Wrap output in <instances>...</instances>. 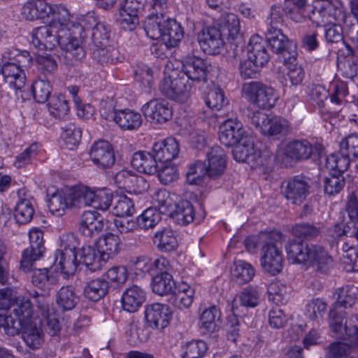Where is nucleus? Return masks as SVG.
Listing matches in <instances>:
<instances>
[{
    "mask_svg": "<svg viewBox=\"0 0 358 358\" xmlns=\"http://www.w3.org/2000/svg\"><path fill=\"white\" fill-rule=\"evenodd\" d=\"M114 181L119 188L136 193L146 192L149 187L148 182L143 176L128 170H122L117 173L114 176Z\"/></svg>",
    "mask_w": 358,
    "mask_h": 358,
    "instance_id": "20",
    "label": "nucleus"
},
{
    "mask_svg": "<svg viewBox=\"0 0 358 358\" xmlns=\"http://www.w3.org/2000/svg\"><path fill=\"white\" fill-rule=\"evenodd\" d=\"M145 292L140 287L133 285L122 294V303L124 310L129 313L136 312L144 303Z\"/></svg>",
    "mask_w": 358,
    "mask_h": 358,
    "instance_id": "28",
    "label": "nucleus"
},
{
    "mask_svg": "<svg viewBox=\"0 0 358 358\" xmlns=\"http://www.w3.org/2000/svg\"><path fill=\"white\" fill-rule=\"evenodd\" d=\"M194 296V289L186 283H182L172 294L171 301L178 309L188 308L192 305Z\"/></svg>",
    "mask_w": 358,
    "mask_h": 358,
    "instance_id": "40",
    "label": "nucleus"
},
{
    "mask_svg": "<svg viewBox=\"0 0 358 358\" xmlns=\"http://www.w3.org/2000/svg\"><path fill=\"white\" fill-rule=\"evenodd\" d=\"M209 67L207 62L201 57H187L182 62V75L192 82H206Z\"/></svg>",
    "mask_w": 358,
    "mask_h": 358,
    "instance_id": "18",
    "label": "nucleus"
},
{
    "mask_svg": "<svg viewBox=\"0 0 358 358\" xmlns=\"http://www.w3.org/2000/svg\"><path fill=\"white\" fill-rule=\"evenodd\" d=\"M103 219L95 210L84 211L79 222V231L87 238L96 236L103 230Z\"/></svg>",
    "mask_w": 358,
    "mask_h": 358,
    "instance_id": "22",
    "label": "nucleus"
},
{
    "mask_svg": "<svg viewBox=\"0 0 358 358\" xmlns=\"http://www.w3.org/2000/svg\"><path fill=\"white\" fill-rule=\"evenodd\" d=\"M138 227L145 230L154 228L161 220L159 212L156 208H149L136 217Z\"/></svg>",
    "mask_w": 358,
    "mask_h": 358,
    "instance_id": "64",
    "label": "nucleus"
},
{
    "mask_svg": "<svg viewBox=\"0 0 358 358\" xmlns=\"http://www.w3.org/2000/svg\"><path fill=\"white\" fill-rule=\"evenodd\" d=\"M151 287L156 294L165 296L173 293L176 284L169 272L158 273L152 277Z\"/></svg>",
    "mask_w": 358,
    "mask_h": 358,
    "instance_id": "38",
    "label": "nucleus"
},
{
    "mask_svg": "<svg viewBox=\"0 0 358 358\" xmlns=\"http://www.w3.org/2000/svg\"><path fill=\"white\" fill-rule=\"evenodd\" d=\"M66 195L69 208L90 206L91 189L87 186L71 187L66 191Z\"/></svg>",
    "mask_w": 358,
    "mask_h": 358,
    "instance_id": "32",
    "label": "nucleus"
},
{
    "mask_svg": "<svg viewBox=\"0 0 358 358\" xmlns=\"http://www.w3.org/2000/svg\"><path fill=\"white\" fill-rule=\"evenodd\" d=\"M172 311L169 306L161 303L147 305L145 318L149 327L158 329L166 328L170 323Z\"/></svg>",
    "mask_w": 358,
    "mask_h": 358,
    "instance_id": "16",
    "label": "nucleus"
},
{
    "mask_svg": "<svg viewBox=\"0 0 358 358\" xmlns=\"http://www.w3.org/2000/svg\"><path fill=\"white\" fill-rule=\"evenodd\" d=\"M90 156L93 163L99 168H111L115 162L114 151L106 141L95 142L91 147Z\"/></svg>",
    "mask_w": 358,
    "mask_h": 358,
    "instance_id": "19",
    "label": "nucleus"
},
{
    "mask_svg": "<svg viewBox=\"0 0 358 358\" xmlns=\"http://www.w3.org/2000/svg\"><path fill=\"white\" fill-rule=\"evenodd\" d=\"M217 25L223 36H227L228 39L235 40L240 35V20L234 13L221 15L217 20Z\"/></svg>",
    "mask_w": 358,
    "mask_h": 358,
    "instance_id": "34",
    "label": "nucleus"
},
{
    "mask_svg": "<svg viewBox=\"0 0 358 358\" xmlns=\"http://www.w3.org/2000/svg\"><path fill=\"white\" fill-rule=\"evenodd\" d=\"M29 246L22 253L20 268L24 272L31 269L33 264L40 259L45 251L43 232L38 228H32L29 232Z\"/></svg>",
    "mask_w": 358,
    "mask_h": 358,
    "instance_id": "9",
    "label": "nucleus"
},
{
    "mask_svg": "<svg viewBox=\"0 0 358 358\" xmlns=\"http://www.w3.org/2000/svg\"><path fill=\"white\" fill-rule=\"evenodd\" d=\"M208 165H206L207 176L215 179L224 171L227 164L226 155L224 150L218 145L210 148L206 153Z\"/></svg>",
    "mask_w": 358,
    "mask_h": 358,
    "instance_id": "24",
    "label": "nucleus"
},
{
    "mask_svg": "<svg viewBox=\"0 0 358 358\" xmlns=\"http://www.w3.org/2000/svg\"><path fill=\"white\" fill-rule=\"evenodd\" d=\"M308 179L301 175L289 177L281 184L283 196L294 205H301L310 193Z\"/></svg>",
    "mask_w": 358,
    "mask_h": 358,
    "instance_id": "8",
    "label": "nucleus"
},
{
    "mask_svg": "<svg viewBox=\"0 0 358 358\" xmlns=\"http://www.w3.org/2000/svg\"><path fill=\"white\" fill-rule=\"evenodd\" d=\"M261 292L258 287L248 286L236 294L231 301L228 302L231 311L239 314L241 308H255L260 303Z\"/></svg>",
    "mask_w": 358,
    "mask_h": 358,
    "instance_id": "17",
    "label": "nucleus"
},
{
    "mask_svg": "<svg viewBox=\"0 0 358 358\" xmlns=\"http://www.w3.org/2000/svg\"><path fill=\"white\" fill-rule=\"evenodd\" d=\"M164 16L155 15L150 12L145 18L143 28L147 36L153 40H161L162 36V26Z\"/></svg>",
    "mask_w": 358,
    "mask_h": 358,
    "instance_id": "51",
    "label": "nucleus"
},
{
    "mask_svg": "<svg viewBox=\"0 0 358 358\" xmlns=\"http://www.w3.org/2000/svg\"><path fill=\"white\" fill-rule=\"evenodd\" d=\"M100 22L97 21L94 13H87L78 18V22H75V27L71 30V36L78 34L82 38L87 36V33H91L94 29Z\"/></svg>",
    "mask_w": 358,
    "mask_h": 358,
    "instance_id": "49",
    "label": "nucleus"
},
{
    "mask_svg": "<svg viewBox=\"0 0 358 358\" xmlns=\"http://www.w3.org/2000/svg\"><path fill=\"white\" fill-rule=\"evenodd\" d=\"M153 243L161 252H171L178 246L175 232L171 229L157 231L153 238Z\"/></svg>",
    "mask_w": 358,
    "mask_h": 358,
    "instance_id": "37",
    "label": "nucleus"
},
{
    "mask_svg": "<svg viewBox=\"0 0 358 358\" xmlns=\"http://www.w3.org/2000/svg\"><path fill=\"white\" fill-rule=\"evenodd\" d=\"M224 36L220 28L215 26L203 27L197 36L200 48L206 55H216L224 46Z\"/></svg>",
    "mask_w": 358,
    "mask_h": 358,
    "instance_id": "11",
    "label": "nucleus"
},
{
    "mask_svg": "<svg viewBox=\"0 0 358 358\" xmlns=\"http://www.w3.org/2000/svg\"><path fill=\"white\" fill-rule=\"evenodd\" d=\"M34 213L31 199H20L15 208V220L19 224H26L31 221Z\"/></svg>",
    "mask_w": 358,
    "mask_h": 358,
    "instance_id": "46",
    "label": "nucleus"
},
{
    "mask_svg": "<svg viewBox=\"0 0 358 358\" xmlns=\"http://www.w3.org/2000/svg\"><path fill=\"white\" fill-rule=\"evenodd\" d=\"M79 263H80V260L77 259V253L70 251L65 253L56 251L55 253L54 264L58 266L61 271L65 275H73Z\"/></svg>",
    "mask_w": 358,
    "mask_h": 358,
    "instance_id": "36",
    "label": "nucleus"
},
{
    "mask_svg": "<svg viewBox=\"0 0 358 358\" xmlns=\"http://www.w3.org/2000/svg\"><path fill=\"white\" fill-rule=\"evenodd\" d=\"M280 36V40L273 41L268 44L272 51L278 55L283 59V62H295L297 57L296 44L285 34Z\"/></svg>",
    "mask_w": 358,
    "mask_h": 358,
    "instance_id": "29",
    "label": "nucleus"
},
{
    "mask_svg": "<svg viewBox=\"0 0 358 358\" xmlns=\"http://www.w3.org/2000/svg\"><path fill=\"white\" fill-rule=\"evenodd\" d=\"M247 48L248 59L259 65L260 67L264 66L268 62L269 54L262 38L259 35L251 36Z\"/></svg>",
    "mask_w": 358,
    "mask_h": 358,
    "instance_id": "30",
    "label": "nucleus"
},
{
    "mask_svg": "<svg viewBox=\"0 0 358 358\" xmlns=\"http://www.w3.org/2000/svg\"><path fill=\"white\" fill-rule=\"evenodd\" d=\"M64 29H59L54 24L48 23L33 29L31 43L40 50H52L57 45L64 51V60L69 66H73L82 61L86 55L80 41L76 37L63 35Z\"/></svg>",
    "mask_w": 358,
    "mask_h": 358,
    "instance_id": "1",
    "label": "nucleus"
},
{
    "mask_svg": "<svg viewBox=\"0 0 358 358\" xmlns=\"http://www.w3.org/2000/svg\"><path fill=\"white\" fill-rule=\"evenodd\" d=\"M31 282L34 286L48 293L57 283V278L48 268L36 269L31 275Z\"/></svg>",
    "mask_w": 358,
    "mask_h": 358,
    "instance_id": "47",
    "label": "nucleus"
},
{
    "mask_svg": "<svg viewBox=\"0 0 358 358\" xmlns=\"http://www.w3.org/2000/svg\"><path fill=\"white\" fill-rule=\"evenodd\" d=\"M172 216L180 224H188L196 216L194 208L190 201L182 200L176 205Z\"/></svg>",
    "mask_w": 358,
    "mask_h": 358,
    "instance_id": "48",
    "label": "nucleus"
},
{
    "mask_svg": "<svg viewBox=\"0 0 358 358\" xmlns=\"http://www.w3.org/2000/svg\"><path fill=\"white\" fill-rule=\"evenodd\" d=\"M141 115L130 109L117 110L115 122L123 130L132 131L138 129L142 124Z\"/></svg>",
    "mask_w": 358,
    "mask_h": 358,
    "instance_id": "35",
    "label": "nucleus"
},
{
    "mask_svg": "<svg viewBox=\"0 0 358 358\" xmlns=\"http://www.w3.org/2000/svg\"><path fill=\"white\" fill-rule=\"evenodd\" d=\"M120 239L117 235L107 233L103 237V244L101 246L102 259L107 261L114 258L120 251Z\"/></svg>",
    "mask_w": 358,
    "mask_h": 358,
    "instance_id": "54",
    "label": "nucleus"
},
{
    "mask_svg": "<svg viewBox=\"0 0 358 358\" xmlns=\"http://www.w3.org/2000/svg\"><path fill=\"white\" fill-rule=\"evenodd\" d=\"M251 124L263 135L280 138L292 132L291 123L281 116L270 117L264 112L254 111L250 117Z\"/></svg>",
    "mask_w": 358,
    "mask_h": 358,
    "instance_id": "5",
    "label": "nucleus"
},
{
    "mask_svg": "<svg viewBox=\"0 0 358 358\" xmlns=\"http://www.w3.org/2000/svg\"><path fill=\"white\" fill-rule=\"evenodd\" d=\"M22 337L27 346L31 350L39 349L44 342L45 334L42 328L29 322L23 327Z\"/></svg>",
    "mask_w": 358,
    "mask_h": 358,
    "instance_id": "33",
    "label": "nucleus"
},
{
    "mask_svg": "<svg viewBox=\"0 0 358 358\" xmlns=\"http://www.w3.org/2000/svg\"><path fill=\"white\" fill-rule=\"evenodd\" d=\"M0 74L2 75L5 82L16 91L21 90L25 85L24 70L4 58L0 63Z\"/></svg>",
    "mask_w": 358,
    "mask_h": 358,
    "instance_id": "21",
    "label": "nucleus"
},
{
    "mask_svg": "<svg viewBox=\"0 0 358 358\" xmlns=\"http://www.w3.org/2000/svg\"><path fill=\"white\" fill-rule=\"evenodd\" d=\"M112 212L117 217L132 215L135 209L133 201L125 195H116L113 199Z\"/></svg>",
    "mask_w": 358,
    "mask_h": 358,
    "instance_id": "59",
    "label": "nucleus"
},
{
    "mask_svg": "<svg viewBox=\"0 0 358 358\" xmlns=\"http://www.w3.org/2000/svg\"><path fill=\"white\" fill-rule=\"evenodd\" d=\"M79 301L75 288L71 285L62 286L57 292L56 302L64 311L71 310Z\"/></svg>",
    "mask_w": 358,
    "mask_h": 358,
    "instance_id": "42",
    "label": "nucleus"
},
{
    "mask_svg": "<svg viewBox=\"0 0 358 358\" xmlns=\"http://www.w3.org/2000/svg\"><path fill=\"white\" fill-rule=\"evenodd\" d=\"M320 223L299 222L295 224L292 228V234L298 238L306 241L317 239L322 233Z\"/></svg>",
    "mask_w": 358,
    "mask_h": 358,
    "instance_id": "39",
    "label": "nucleus"
},
{
    "mask_svg": "<svg viewBox=\"0 0 358 358\" xmlns=\"http://www.w3.org/2000/svg\"><path fill=\"white\" fill-rule=\"evenodd\" d=\"M80 262L83 263L87 269L91 271L100 270L107 262L102 259L101 251L96 250L94 247L86 246L82 248Z\"/></svg>",
    "mask_w": 358,
    "mask_h": 358,
    "instance_id": "41",
    "label": "nucleus"
},
{
    "mask_svg": "<svg viewBox=\"0 0 358 358\" xmlns=\"http://www.w3.org/2000/svg\"><path fill=\"white\" fill-rule=\"evenodd\" d=\"M108 284L109 282L103 279L92 280L84 287V296L92 301H98L108 293Z\"/></svg>",
    "mask_w": 358,
    "mask_h": 358,
    "instance_id": "44",
    "label": "nucleus"
},
{
    "mask_svg": "<svg viewBox=\"0 0 358 358\" xmlns=\"http://www.w3.org/2000/svg\"><path fill=\"white\" fill-rule=\"evenodd\" d=\"M234 159L239 162L252 164L256 166H263L262 152L256 148L251 137H246L241 143L234 146Z\"/></svg>",
    "mask_w": 358,
    "mask_h": 358,
    "instance_id": "14",
    "label": "nucleus"
},
{
    "mask_svg": "<svg viewBox=\"0 0 358 358\" xmlns=\"http://www.w3.org/2000/svg\"><path fill=\"white\" fill-rule=\"evenodd\" d=\"M48 208L56 216H62L66 209L69 208L66 193L57 192L53 193L48 199Z\"/></svg>",
    "mask_w": 358,
    "mask_h": 358,
    "instance_id": "63",
    "label": "nucleus"
},
{
    "mask_svg": "<svg viewBox=\"0 0 358 358\" xmlns=\"http://www.w3.org/2000/svg\"><path fill=\"white\" fill-rule=\"evenodd\" d=\"M282 234L279 231L264 232L259 236V244H261V265L263 269L275 275L283 268V256L278 245H280Z\"/></svg>",
    "mask_w": 358,
    "mask_h": 358,
    "instance_id": "2",
    "label": "nucleus"
},
{
    "mask_svg": "<svg viewBox=\"0 0 358 358\" xmlns=\"http://www.w3.org/2000/svg\"><path fill=\"white\" fill-rule=\"evenodd\" d=\"M145 118L152 123L163 124L173 117V109L165 99H152L141 109Z\"/></svg>",
    "mask_w": 358,
    "mask_h": 358,
    "instance_id": "13",
    "label": "nucleus"
},
{
    "mask_svg": "<svg viewBox=\"0 0 358 358\" xmlns=\"http://www.w3.org/2000/svg\"><path fill=\"white\" fill-rule=\"evenodd\" d=\"M352 318L346 322L341 331H333L338 338L348 341L349 343L342 341L331 343L327 348L326 358H350L355 348H358V326L352 324Z\"/></svg>",
    "mask_w": 358,
    "mask_h": 358,
    "instance_id": "3",
    "label": "nucleus"
},
{
    "mask_svg": "<svg viewBox=\"0 0 358 358\" xmlns=\"http://www.w3.org/2000/svg\"><path fill=\"white\" fill-rule=\"evenodd\" d=\"M248 136L242 123L236 118L225 120L220 127L219 139L227 147H234Z\"/></svg>",
    "mask_w": 358,
    "mask_h": 358,
    "instance_id": "15",
    "label": "nucleus"
},
{
    "mask_svg": "<svg viewBox=\"0 0 358 358\" xmlns=\"http://www.w3.org/2000/svg\"><path fill=\"white\" fill-rule=\"evenodd\" d=\"M152 152L159 163L173 160L179 152V145L173 138H167L165 140L155 143L152 146Z\"/></svg>",
    "mask_w": 358,
    "mask_h": 358,
    "instance_id": "27",
    "label": "nucleus"
},
{
    "mask_svg": "<svg viewBox=\"0 0 358 358\" xmlns=\"http://www.w3.org/2000/svg\"><path fill=\"white\" fill-rule=\"evenodd\" d=\"M234 280L239 285L250 282L255 275V269L249 263L238 260L234 262L231 269Z\"/></svg>",
    "mask_w": 358,
    "mask_h": 358,
    "instance_id": "50",
    "label": "nucleus"
},
{
    "mask_svg": "<svg viewBox=\"0 0 358 358\" xmlns=\"http://www.w3.org/2000/svg\"><path fill=\"white\" fill-rule=\"evenodd\" d=\"M288 288L280 281H275L268 287V299L277 306L284 304L288 299Z\"/></svg>",
    "mask_w": 358,
    "mask_h": 358,
    "instance_id": "57",
    "label": "nucleus"
},
{
    "mask_svg": "<svg viewBox=\"0 0 358 358\" xmlns=\"http://www.w3.org/2000/svg\"><path fill=\"white\" fill-rule=\"evenodd\" d=\"M92 58L96 64L109 67L120 62V54L113 45L97 47L92 52Z\"/></svg>",
    "mask_w": 358,
    "mask_h": 358,
    "instance_id": "26",
    "label": "nucleus"
},
{
    "mask_svg": "<svg viewBox=\"0 0 358 358\" xmlns=\"http://www.w3.org/2000/svg\"><path fill=\"white\" fill-rule=\"evenodd\" d=\"M283 11L288 18L297 23L308 19L319 27L324 22V10L317 9L316 6L308 3V0H285Z\"/></svg>",
    "mask_w": 358,
    "mask_h": 358,
    "instance_id": "6",
    "label": "nucleus"
},
{
    "mask_svg": "<svg viewBox=\"0 0 358 358\" xmlns=\"http://www.w3.org/2000/svg\"><path fill=\"white\" fill-rule=\"evenodd\" d=\"M48 107L50 114L58 119L64 118L69 110L68 101L62 94L52 95L49 99Z\"/></svg>",
    "mask_w": 358,
    "mask_h": 358,
    "instance_id": "56",
    "label": "nucleus"
},
{
    "mask_svg": "<svg viewBox=\"0 0 358 358\" xmlns=\"http://www.w3.org/2000/svg\"><path fill=\"white\" fill-rule=\"evenodd\" d=\"M91 39L95 48L106 46L110 43V27L104 22H100L91 30Z\"/></svg>",
    "mask_w": 358,
    "mask_h": 358,
    "instance_id": "60",
    "label": "nucleus"
},
{
    "mask_svg": "<svg viewBox=\"0 0 358 358\" xmlns=\"http://www.w3.org/2000/svg\"><path fill=\"white\" fill-rule=\"evenodd\" d=\"M5 59H8L20 68L24 70L30 67L32 58L27 50H20L14 47L7 49L3 55Z\"/></svg>",
    "mask_w": 358,
    "mask_h": 358,
    "instance_id": "52",
    "label": "nucleus"
},
{
    "mask_svg": "<svg viewBox=\"0 0 358 358\" xmlns=\"http://www.w3.org/2000/svg\"><path fill=\"white\" fill-rule=\"evenodd\" d=\"M310 266L315 267V271L318 273L327 274L334 267V260L327 251L321 246L315 255V260L311 263Z\"/></svg>",
    "mask_w": 358,
    "mask_h": 358,
    "instance_id": "62",
    "label": "nucleus"
},
{
    "mask_svg": "<svg viewBox=\"0 0 358 358\" xmlns=\"http://www.w3.org/2000/svg\"><path fill=\"white\" fill-rule=\"evenodd\" d=\"M352 159H354L349 155H342L340 150L338 153H333L327 157L326 167L341 174L347 171Z\"/></svg>",
    "mask_w": 358,
    "mask_h": 358,
    "instance_id": "58",
    "label": "nucleus"
},
{
    "mask_svg": "<svg viewBox=\"0 0 358 358\" xmlns=\"http://www.w3.org/2000/svg\"><path fill=\"white\" fill-rule=\"evenodd\" d=\"M90 206L102 210H108L113 201V196L108 189H91Z\"/></svg>",
    "mask_w": 358,
    "mask_h": 358,
    "instance_id": "55",
    "label": "nucleus"
},
{
    "mask_svg": "<svg viewBox=\"0 0 358 358\" xmlns=\"http://www.w3.org/2000/svg\"><path fill=\"white\" fill-rule=\"evenodd\" d=\"M126 333L129 336V341L136 345L137 343L147 341L150 338V330L149 327L145 324L131 323Z\"/></svg>",
    "mask_w": 358,
    "mask_h": 358,
    "instance_id": "61",
    "label": "nucleus"
},
{
    "mask_svg": "<svg viewBox=\"0 0 358 358\" xmlns=\"http://www.w3.org/2000/svg\"><path fill=\"white\" fill-rule=\"evenodd\" d=\"M320 248L321 245L296 239L290 240L285 246L289 260L309 266L315 260V255Z\"/></svg>",
    "mask_w": 358,
    "mask_h": 358,
    "instance_id": "10",
    "label": "nucleus"
},
{
    "mask_svg": "<svg viewBox=\"0 0 358 358\" xmlns=\"http://www.w3.org/2000/svg\"><path fill=\"white\" fill-rule=\"evenodd\" d=\"M52 86L50 81L44 79L35 80L31 85L34 100L40 103L46 102L52 96Z\"/></svg>",
    "mask_w": 358,
    "mask_h": 358,
    "instance_id": "53",
    "label": "nucleus"
},
{
    "mask_svg": "<svg viewBox=\"0 0 358 358\" xmlns=\"http://www.w3.org/2000/svg\"><path fill=\"white\" fill-rule=\"evenodd\" d=\"M162 30L161 41L169 48L177 46L183 38V29L180 24L175 20L167 19L164 20Z\"/></svg>",
    "mask_w": 358,
    "mask_h": 358,
    "instance_id": "31",
    "label": "nucleus"
},
{
    "mask_svg": "<svg viewBox=\"0 0 358 358\" xmlns=\"http://www.w3.org/2000/svg\"><path fill=\"white\" fill-rule=\"evenodd\" d=\"M50 24L58 27L59 29H64L63 35L67 37H76L71 36V30L75 27L73 17L70 15L69 10L62 5H53L52 13L50 17Z\"/></svg>",
    "mask_w": 358,
    "mask_h": 358,
    "instance_id": "25",
    "label": "nucleus"
},
{
    "mask_svg": "<svg viewBox=\"0 0 358 358\" xmlns=\"http://www.w3.org/2000/svg\"><path fill=\"white\" fill-rule=\"evenodd\" d=\"M357 287L347 285L337 288L334 293L336 300L329 313V326L332 331L339 332L343 329V321L345 316L341 308H350L357 300Z\"/></svg>",
    "mask_w": 358,
    "mask_h": 358,
    "instance_id": "4",
    "label": "nucleus"
},
{
    "mask_svg": "<svg viewBox=\"0 0 358 358\" xmlns=\"http://www.w3.org/2000/svg\"><path fill=\"white\" fill-rule=\"evenodd\" d=\"M242 92L249 103L262 109H271L277 99L274 88L261 81L244 83Z\"/></svg>",
    "mask_w": 358,
    "mask_h": 358,
    "instance_id": "7",
    "label": "nucleus"
},
{
    "mask_svg": "<svg viewBox=\"0 0 358 358\" xmlns=\"http://www.w3.org/2000/svg\"><path fill=\"white\" fill-rule=\"evenodd\" d=\"M159 161L155 153L148 151H137L132 155L131 164L139 173L154 175L158 171Z\"/></svg>",
    "mask_w": 358,
    "mask_h": 358,
    "instance_id": "23",
    "label": "nucleus"
},
{
    "mask_svg": "<svg viewBox=\"0 0 358 358\" xmlns=\"http://www.w3.org/2000/svg\"><path fill=\"white\" fill-rule=\"evenodd\" d=\"M222 313L215 305L206 308L200 316V327L206 332H214L218 327L217 323L220 321Z\"/></svg>",
    "mask_w": 358,
    "mask_h": 358,
    "instance_id": "45",
    "label": "nucleus"
},
{
    "mask_svg": "<svg viewBox=\"0 0 358 358\" xmlns=\"http://www.w3.org/2000/svg\"><path fill=\"white\" fill-rule=\"evenodd\" d=\"M294 62H284L289 64L286 75H279L278 80L286 87L298 86L301 85L305 77V71L301 65L294 64Z\"/></svg>",
    "mask_w": 358,
    "mask_h": 358,
    "instance_id": "43",
    "label": "nucleus"
},
{
    "mask_svg": "<svg viewBox=\"0 0 358 358\" xmlns=\"http://www.w3.org/2000/svg\"><path fill=\"white\" fill-rule=\"evenodd\" d=\"M322 148L320 143H312L305 138L294 139L285 146V155L293 161L302 162L310 159L315 152L319 154Z\"/></svg>",
    "mask_w": 358,
    "mask_h": 358,
    "instance_id": "12",
    "label": "nucleus"
}]
</instances>
